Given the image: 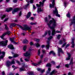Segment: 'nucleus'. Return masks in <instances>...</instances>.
<instances>
[{
  "label": "nucleus",
  "instance_id": "obj_54",
  "mask_svg": "<svg viewBox=\"0 0 75 75\" xmlns=\"http://www.w3.org/2000/svg\"><path fill=\"white\" fill-rule=\"evenodd\" d=\"M30 75H34V73H33V72H31L30 74Z\"/></svg>",
  "mask_w": 75,
  "mask_h": 75
},
{
  "label": "nucleus",
  "instance_id": "obj_15",
  "mask_svg": "<svg viewBox=\"0 0 75 75\" xmlns=\"http://www.w3.org/2000/svg\"><path fill=\"white\" fill-rule=\"evenodd\" d=\"M37 70L38 71H40L41 73H43V72H44L45 71V69L42 70L41 69L39 68H37Z\"/></svg>",
  "mask_w": 75,
  "mask_h": 75
},
{
  "label": "nucleus",
  "instance_id": "obj_17",
  "mask_svg": "<svg viewBox=\"0 0 75 75\" xmlns=\"http://www.w3.org/2000/svg\"><path fill=\"white\" fill-rule=\"evenodd\" d=\"M67 54H68V58H66V60H69L71 59V54L69 53H67Z\"/></svg>",
  "mask_w": 75,
  "mask_h": 75
},
{
  "label": "nucleus",
  "instance_id": "obj_4",
  "mask_svg": "<svg viewBox=\"0 0 75 75\" xmlns=\"http://www.w3.org/2000/svg\"><path fill=\"white\" fill-rule=\"evenodd\" d=\"M33 50L32 49H29V50L27 51L26 53H24L23 55L25 57H30L31 56V51Z\"/></svg>",
  "mask_w": 75,
  "mask_h": 75
},
{
  "label": "nucleus",
  "instance_id": "obj_29",
  "mask_svg": "<svg viewBox=\"0 0 75 75\" xmlns=\"http://www.w3.org/2000/svg\"><path fill=\"white\" fill-rule=\"evenodd\" d=\"M16 63V62H15L14 61V60H12V61H11V64H15Z\"/></svg>",
  "mask_w": 75,
  "mask_h": 75
},
{
  "label": "nucleus",
  "instance_id": "obj_11",
  "mask_svg": "<svg viewBox=\"0 0 75 75\" xmlns=\"http://www.w3.org/2000/svg\"><path fill=\"white\" fill-rule=\"evenodd\" d=\"M1 53L2 54V55H1L0 57V61L1 59L3 58V57H4V55H5V52H1V51L0 50V54H1Z\"/></svg>",
  "mask_w": 75,
  "mask_h": 75
},
{
  "label": "nucleus",
  "instance_id": "obj_40",
  "mask_svg": "<svg viewBox=\"0 0 75 75\" xmlns=\"http://www.w3.org/2000/svg\"><path fill=\"white\" fill-rule=\"evenodd\" d=\"M19 55L18 54H14V56H13V57H18Z\"/></svg>",
  "mask_w": 75,
  "mask_h": 75
},
{
  "label": "nucleus",
  "instance_id": "obj_47",
  "mask_svg": "<svg viewBox=\"0 0 75 75\" xmlns=\"http://www.w3.org/2000/svg\"><path fill=\"white\" fill-rule=\"evenodd\" d=\"M5 17H6V15H3V16L2 17L1 19H3V18H4Z\"/></svg>",
  "mask_w": 75,
  "mask_h": 75
},
{
  "label": "nucleus",
  "instance_id": "obj_30",
  "mask_svg": "<svg viewBox=\"0 0 75 75\" xmlns=\"http://www.w3.org/2000/svg\"><path fill=\"white\" fill-rule=\"evenodd\" d=\"M63 42V41L62 40H60L59 41L58 44H62Z\"/></svg>",
  "mask_w": 75,
  "mask_h": 75
},
{
  "label": "nucleus",
  "instance_id": "obj_31",
  "mask_svg": "<svg viewBox=\"0 0 75 75\" xmlns=\"http://www.w3.org/2000/svg\"><path fill=\"white\" fill-rule=\"evenodd\" d=\"M61 35H59L58 36H57V39L58 40H59V39H60V38H61Z\"/></svg>",
  "mask_w": 75,
  "mask_h": 75
},
{
  "label": "nucleus",
  "instance_id": "obj_25",
  "mask_svg": "<svg viewBox=\"0 0 75 75\" xmlns=\"http://www.w3.org/2000/svg\"><path fill=\"white\" fill-rule=\"evenodd\" d=\"M51 68H48L47 71L46 73V75H47V74H50V71H51Z\"/></svg>",
  "mask_w": 75,
  "mask_h": 75
},
{
  "label": "nucleus",
  "instance_id": "obj_9",
  "mask_svg": "<svg viewBox=\"0 0 75 75\" xmlns=\"http://www.w3.org/2000/svg\"><path fill=\"white\" fill-rule=\"evenodd\" d=\"M22 9V8H15L12 11V14H14L15 13H16L17 11H18L20 10H21Z\"/></svg>",
  "mask_w": 75,
  "mask_h": 75
},
{
  "label": "nucleus",
  "instance_id": "obj_12",
  "mask_svg": "<svg viewBox=\"0 0 75 75\" xmlns=\"http://www.w3.org/2000/svg\"><path fill=\"white\" fill-rule=\"evenodd\" d=\"M74 40H75V38H73L71 40V47H72V48H74V47L75 46V44H74Z\"/></svg>",
  "mask_w": 75,
  "mask_h": 75
},
{
  "label": "nucleus",
  "instance_id": "obj_19",
  "mask_svg": "<svg viewBox=\"0 0 75 75\" xmlns=\"http://www.w3.org/2000/svg\"><path fill=\"white\" fill-rule=\"evenodd\" d=\"M47 45L46 46V47L47 49H49L50 47V41H47Z\"/></svg>",
  "mask_w": 75,
  "mask_h": 75
},
{
  "label": "nucleus",
  "instance_id": "obj_35",
  "mask_svg": "<svg viewBox=\"0 0 75 75\" xmlns=\"http://www.w3.org/2000/svg\"><path fill=\"white\" fill-rule=\"evenodd\" d=\"M26 48H27V46H24L23 47V50L24 51H25V50H26Z\"/></svg>",
  "mask_w": 75,
  "mask_h": 75
},
{
  "label": "nucleus",
  "instance_id": "obj_58",
  "mask_svg": "<svg viewBox=\"0 0 75 75\" xmlns=\"http://www.w3.org/2000/svg\"><path fill=\"white\" fill-rule=\"evenodd\" d=\"M13 1L14 3H16L17 1V0H13Z\"/></svg>",
  "mask_w": 75,
  "mask_h": 75
},
{
  "label": "nucleus",
  "instance_id": "obj_6",
  "mask_svg": "<svg viewBox=\"0 0 75 75\" xmlns=\"http://www.w3.org/2000/svg\"><path fill=\"white\" fill-rule=\"evenodd\" d=\"M11 33V32L10 31H7L6 32L4 33L1 36H0V37L2 39H3V38H4V37L6 36V35H9L10 33Z\"/></svg>",
  "mask_w": 75,
  "mask_h": 75
},
{
  "label": "nucleus",
  "instance_id": "obj_18",
  "mask_svg": "<svg viewBox=\"0 0 75 75\" xmlns=\"http://www.w3.org/2000/svg\"><path fill=\"white\" fill-rule=\"evenodd\" d=\"M25 71V67L24 66H23L20 69L19 71L21 72V71Z\"/></svg>",
  "mask_w": 75,
  "mask_h": 75
},
{
  "label": "nucleus",
  "instance_id": "obj_61",
  "mask_svg": "<svg viewBox=\"0 0 75 75\" xmlns=\"http://www.w3.org/2000/svg\"><path fill=\"white\" fill-rule=\"evenodd\" d=\"M21 12H20L19 13V16H21Z\"/></svg>",
  "mask_w": 75,
  "mask_h": 75
},
{
  "label": "nucleus",
  "instance_id": "obj_7",
  "mask_svg": "<svg viewBox=\"0 0 75 75\" xmlns=\"http://www.w3.org/2000/svg\"><path fill=\"white\" fill-rule=\"evenodd\" d=\"M8 42V40H6V41H3L0 42V45L2 46H6Z\"/></svg>",
  "mask_w": 75,
  "mask_h": 75
},
{
  "label": "nucleus",
  "instance_id": "obj_28",
  "mask_svg": "<svg viewBox=\"0 0 75 75\" xmlns=\"http://www.w3.org/2000/svg\"><path fill=\"white\" fill-rule=\"evenodd\" d=\"M35 45L36 46L37 48H38V47H39L40 46V44H39V43H35Z\"/></svg>",
  "mask_w": 75,
  "mask_h": 75
},
{
  "label": "nucleus",
  "instance_id": "obj_63",
  "mask_svg": "<svg viewBox=\"0 0 75 75\" xmlns=\"http://www.w3.org/2000/svg\"><path fill=\"white\" fill-rule=\"evenodd\" d=\"M64 6L65 7V6H67V2H64Z\"/></svg>",
  "mask_w": 75,
  "mask_h": 75
},
{
  "label": "nucleus",
  "instance_id": "obj_13",
  "mask_svg": "<svg viewBox=\"0 0 75 75\" xmlns=\"http://www.w3.org/2000/svg\"><path fill=\"white\" fill-rule=\"evenodd\" d=\"M11 65V62L9 61H8L6 62V67H9Z\"/></svg>",
  "mask_w": 75,
  "mask_h": 75
},
{
  "label": "nucleus",
  "instance_id": "obj_55",
  "mask_svg": "<svg viewBox=\"0 0 75 75\" xmlns=\"http://www.w3.org/2000/svg\"><path fill=\"white\" fill-rule=\"evenodd\" d=\"M57 33H61V32L59 30H57L56 31Z\"/></svg>",
  "mask_w": 75,
  "mask_h": 75
},
{
  "label": "nucleus",
  "instance_id": "obj_23",
  "mask_svg": "<svg viewBox=\"0 0 75 75\" xmlns=\"http://www.w3.org/2000/svg\"><path fill=\"white\" fill-rule=\"evenodd\" d=\"M23 44H28V41L26 39L23 40Z\"/></svg>",
  "mask_w": 75,
  "mask_h": 75
},
{
  "label": "nucleus",
  "instance_id": "obj_2",
  "mask_svg": "<svg viewBox=\"0 0 75 75\" xmlns=\"http://www.w3.org/2000/svg\"><path fill=\"white\" fill-rule=\"evenodd\" d=\"M46 1V0H43L42 1V2H39V3L40 4H36V6L38 7L37 10L38 13L40 14V12H42V11H43V9H41L40 7H41V6L42 7L44 6V2Z\"/></svg>",
  "mask_w": 75,
  "mask_h": 75
},
{
  "label": "nucleus",
  "instance_id": "obj_24",
  "mask_svg": "<svg viewBox=\"0 0 75 75\" xmlns=\"http://www.w3.org/2000/svg\"><path fill=\"white\" fill-rule=\"evenodd\" d=\"M16 38H10V40L11 42H14L15 41H14V40H15V39Z\"/></svg>",
  "mask_w": 75,
  "mask_h": 75
},
{
  "label": "nucleus",
  "instance_id": "obj_51",
  "mask_svg": "<svg viewBox=\"0 0 75 75\" xmlns=\"http://www.w3.org/2000/svg\"><path fill=\"white\" fill-rule=\"evenodd\" d=\"M45 21L46 22H48V19H47V18H45Z\"/></svg>",
  "mask_w": 75,
  "mask_h": 75
},
{
  "label": "nucleus",
  "instance_id": "obj_3",
  "mask_svg": "<svg viewBox=\"0 0 75 75\" xmlns=\"http://www.w3.org/2000/svg\"><path fill=\"white\" fill-rule=\"evenodd\" d=\"M20 27L22 29V30L24 31H27V30H31V27H29L27 25H24V27H22L21 25H19Z\"/></svg>",
  "mask_w": 75,
  "mask_h": 75
},
{
  "label": "nucleus",
  "instance_id": "obj_57",
  "mask_svg": "<svg viewBox=\"0 0 75 75\" xmlns=\"http://www.w3.org/2000/svg\"><path fill=\"white\" fill-rule=\"evenodd\" d=\"M36 8V7L35 6V5H33V9L34 10H35Z\"/></svg>",
  "mask_w": 75,
  "mask_h": 75
},
{
  "label": "nucleus",
  "instance_id": "obj_32",
  "mask_svg": "<svg viewBox=\"0 0 75 75\" xmlns=\"http://www.w3.org/2000/svg\"><path fill=\"white\" fill-rule=\"evenodd\" d=\"M5 29H6L7 30H8V27H7V25H5Z\"/></svg>",
  "mask_w": 75,
  "mask_h": 75
},
{
  "label": "nucleus",
  "instance_id": "obj_42",
  "mask_svg": "<svg viewBox=\"0 0 75 75\" xmlns=\"http://www.w3.org/2000/svg\"><path fill=\"white\" fill-rule=\"evenodd\" d=\"M43 57H44V55L43 54H42L41 55V56H40V58L41 59H42L43 58Z\"/></svg>",
  "mask_w": 75,
  "mask_h": 75
},
{
  "label": "nucleus",
  "instance_id": "obj_27",
  "mask_svg": "<svg viewBox=\"0 0 75 75\" xmlns=\"http://www.w3.org/2000/svg\"><path fill=\"white\" fill-rule=\"evenodd\" d=\"M46 66L47 67H51V64L50 63L47 64Z\"/></svg>",
  "mask_w": 75,
  "mask_h": 75
},
{
  "label": "nucleus",
  "instance_id": "obj_16",
  "mask_svg": "<svg viewBox=\"0 0 75 75\" xmlns=\"http://www.w3.org/2000/svg\"><path fill=\"white\" fill-rule=\"evenodd\" d=\"M58 51L59 52H61L62 54H64V51L62 50V48L59 47L58 49Z\"/></svg>",
  "mask_w": 75,
  "mask_h": 75
},
{
  "label": "nucleus",
  "instance_id": "obj_48",
  "mask_svg": "<svg viewBox=\"0 0 75 75\" xmlns=\"http://www.w3.org/2000/svg\"><path fill=\"white\" fill-rule=\"evenodd\" d=\"M48 33L49 35H50L51 34V30H49L48 31Z\"/></svg>",
  "mask_w": 75,
  "mask_h": 75
},
{
  "label": "nucleus",
  "instance_id": "obj_37",
  "mask_svg": "<svg viewBox=\"0 0 75 75\" xmlns=\"http://www.w3.org/2000/svg\"><path fill=\"white\" fill-rule=\"evenodd\" d=\"M42 63V59H41L39 62H38V65H39V64H41Z\"/></svg>",
  "mask_w": 75,
  "mask_h": 75
},
{
  "label": "nucleus",
  "instance_id": "obj_8",
  "mask_svg": "<svg viewBox=\"0 0 75 75\" xmlns=\"http://www.w3.org/2000/svg\"><path fill=\"white\" fill-rule=\"evenodd\" d=\"M73 64H74V63L73 62V58L72 57L70 63L69 64H66L65 66L66 67H67V68H69V67L71 65H72Z\"/></svg>",
  "mask_w": 75,
  "mask_h": 75
},
{
  "label": "nucleus",
  "instance_id": "obj_38",
  "mask_svg": "<svg viewBox=\"0 0 75 75\" xmlns=\"http://www.w3.org/2000/svg\"><path fill=\"white\" fill-rule=\"evenodd\" d=\"M24 60L25 61H26L27 62H29V58H26Z\"/></svg>",
  "mask_w": 75,
  "mask_h": 75
},
{
  "label": "nucleus",
  "instance_id": "obj_46",
  "mask_svg": "<svg viewBox=\"0 0 75 75\" xmlns=\"http://www.w3.org/2000/svg\"><path fill=\"white\" fill-rule=\"evenodd\" d=\"M47 35V31H46L45 32V34L44 35H43V37H45V35Z\"/></svg>",
  "mask_w": 75,
  "mask_h": 75
},
{
  "label": "nucleus",
  "instance_id": "obj_53",
  "mask_svg": "<svg viewBox=\"0 0 75 75\" xmlns=\"http://www.w3.org/2000/svg\"><path fill=\"white\" fill-rule=\"evenodd\" d=\"M30 45H33V42H30Z\"/></svg>",
  "mask_w": 75,
  "mask_h": 75
},
{
  "label": "nucleus",
  "instance_id": "obj_50",
  "mask_svg": "<svg viewBox=\"0 0 75 75\" xmlns=\"http://www.w3.org/2000/svg\"><path fill=\"white\" fill-rule=\"evenodd\" d=\"M42 52L43 54H45V50H42Z\"/></svg>",
  "mask_w": 75,
  "mask_h": 75
},
{
  "label": "nucleus",
  "instance_id": "obj_56",
  "mask_svg": "<svg viewBox=\"0 0 75 75\" xmlns=\"http://www.w3.org/2000/svg\"><path fill=\"white\" fill-rule=\"evenodd\" d=\"M40 41V39H36V42H38Z\"/></svg>",
  "mask_w": 75,
  "mask_h": 75
},
{
  "label": "nucleus",
  "instance_id": "obj_44",
  "mask_svg": "<svg viewBox=\"0 0 75 75\" xmlns=\"http://www.w3.org/2000/svg\"><path fill=\"white\" fill-rule=\"evenodd\" d=\"M48 61V58H45L44 62H47Z\"/></svg>",
  "mask_w": 75,
  "mask_h": 75
},
{
  "label": "nucleus",
  "instance_id": "obj_5",
  "mask_svg": "<svg viewBox=\"0 0 75 75\" xmlns=\"http://www.w3.org/2000/svg\"><path fill=\"white\" fill-rule=\"evenodd\" d=\"M53 13L54 14H56V16L57 17H61L60 15L58 14V10H57V8L56 7H55V10L53 11Z\"/></svg>",
  "mask_w": 75,
  "mask_h": 75
},
{
  "label": "nucleus",
  "instance_id": "obj_39",
  "mask_svg": "<svg viewBox=\"0 0 75 75\" xmlns=\"http://www.w3.org/2000/svg\"><path fill=\"white\" fill-rule=\"evenodd\" d=\"M52 38V36H50L49 38L48 39V41H50V40H51Z\"/></svg>",
  "mask_w": 75,
  "mask_h": 75
},
{
  "label": "nucleus",
  "instance_id": "obj_43",
  "mask_svg": "<svg viewBox=\"0 0 75 75\" xmlns=\"http://www.w3.org/2000/svg\"><path fill=\"white\" fill-rule=\"evenodd\" d=\"M32 64L34 66H37V65H38V64H37V63H33Z\"/></svg>",
  "mask_w": 75,
  "mask_h": 75
},
{
  "label": "nucleus",
  "instance_id": "obj_41",
  "mask_svg": "<svg viewBox=\"0 0 75 75\" xmlns=\"http://www.w3.org/2000/svg\"><path fill=\"white\" fill-rule=\"evenodd\" d=\"M54 52L53 51H50V52H49V54L51 55V54H52L54 53Z\"/></svg>",
  "mask_w": 75,
  "mask_h": 75
},
{
  "label": "nucleus",
  "instance_id": "obj_64",
  "mask_svg": "<svg viewBox=\"0 0 75 75\" xmlns=\"http://www.w3.org/2000/svg\"><path fill=\"white\" fill-rule=\"evenodd\" d=\"M68 75H72L71 74V72H69L68 74Z\"/></svg>",
  "mask_w": 75,
  "mask_h": 75
},
{
  "label": "nucleus",
  "instance_id": "obj_45",
  "mask_svg": "<svg viewBox=\"0 0 75 75\" xmlns=\"http://www.w3.org/2000/svg\"><path fill=\"white\" fill-rule=\"evenodd\" d=\"M69 45H70L69 44H67V45L66 46V47H65V48H67V47H69Z\"/></svg>",
  "mask_w": 75,
  "mask_h": 75
},
{
  "label": "nucleus",
  "instance_id": "obj_59",
  "mask_svg": "<svg viewBox=\"0 0 75 75\" xmlns=\"http://www.w3.org/2000/svg\"><path fill=\"white\" fill-rule=\"evenodd\" d=\"M13 57H11V56H9L8 58H9V59H11V58H13Z\"/></svg>",
  "mask_w": 75,
  "mask_h": 75
},
{
  "label": "nucleus",
  "instance_id": "obj_49",
  "mask_svg": "<svg viewBox=\"0 0 75 75\" xmlns=\"http://www.w3.org/2000/svg\"><path fill=\"white\" fill-rule=\"evenodd\" d=\"M16 63H18V64L19 65H20V62L18 61V60H17L16 61Z\"/></svg>",
  "mask_w": 75,
  "mask_h": 75
},
{
  "label": "nucleus",
  "instance_id": "obj_22",
  "mask_svg": "<svg viewBox=\"0 0 75 75\" xmlns=\"http://www.w3.org/2000/svg\"><path fill=\"white\" fill-rule=\"evenodd\" d=\"M13 10V8H10L8 9H6V11L7 12H9L10 11H12Z\"/></svg>",
  "mask_w": 75,
  "mask_h": 75
},
{
  "label": "nucleus",
  "instance_id": "obj_10",
  "mask_svg": "<svg viewBox=\"0 0 75 75\" xmlns=\"http://www.w3.org/2000/svg\"><path fill=\"white\" fill-rule=\"evenodd\" d=\"M53 1L52 3V4H50V8H54V7H55V0H52Z\"/></svg>",
  "mask_w": 75,
  "mask_h": 75
},
{
  "label": "nucleus",
  "instance_id": "obj_14",
  "mask_svg": "<svg viewBox=\"0 0 75 75\" xmlns=\"http://www.w3.org/2000/svg\"><path fill=\"white\" fill-rule=\"evenodd\" d=\"M8 48H10V49H11V50H14V47H13V45H12L11 44L8 45Z\"/></svg>",
  "mask_w": 75,
  "mask_h": 75
},
{
  "label": "nucleus",
  "instance_id": "obj_60",
  "mask_svg": "<svg viewBox=\"0 0 75 75\" xmlns=\"http://www.w3.org/2000/svg\"><path fill=\"white\" fill-rule=\"evenodd\" d=\"M56 68H58V69L59 68H60V66L58 65V66H56Z\"/></svg>",
  "mask_w": 75,
  "mask_h": 75
},
{
  "label": "nucleus",
  "instance_id": "obj_34",
  "mask_svg": "<svg viewBox=\"0 0 75 75\" xmlns=\"http://www.w3.org/2000/svg\"><path fill=\"white\" fill-rule=\"evenodd\" d=\"M67 17H69L70 18V13H69L68 12V14L67 15Z\"/></svg>",
  "mask_w": 75,
  "mask_h": 75
},
{
  "label": "nucleus",
  "instance_id": "obj_52",
  "mask_svg": "<svg viewBox=\"0 0 75 75\" xmlns=\"http://www.w3.org/2000/svg\"><path fill=\"white\" fill-rule=\"evenodd\" d=\"M51 62H52V64H53V65L55 64V62L54 61H52Z\"/></svg>",
  "mask_w": 75,
  "mask_h": 75
},
{
  "label": "nucleus",
  "instance_id": "obj_1",
  "mask_svg": "<svg viewBox=\"0 0 75 75\" xmlns=\"http://www.w3.org/2000/svg\"><path fill=\"white\" fill-rule=\"evenodd\" d=\"M52 20H50L49 23H47V25L50 28V29L52 30V35L53 36L56 34L54 28L55 27L57 26V24L56 23V21L54 19L52 18Z\"/></svg>",
  "mask_w": 75,
  "mask_h": 75
},
{
  "label": "nucleus",
  "instance_id": "obj_36",
  "mask_svg": "<svg viewBox=\"0 0 75 75\" xmlns=\"http://www.w3.org/2000/svg\"><path fill=\"white\" fill-rule=\"evenodd\" d=\"M38 55L40 56V49L38 51Z\"/></svg>",
  "mask_w": 75,
  "mask_h": 75
},
{
  "label": "nucleus",
  "instance_id": "obj_26",
  "mask_svg": "<svg viewBox=\"0 0 75 75\" xmlns=\"http://www.w3.org/2000/svg\"><path fill=\"white\" fill-rule=\"evenodd\" d=\"M30 25H36L37 24V22H34V23L30 22Z\"/></svg>",
  "mask_w": 75,
  "mask_h": 75
},
{
  "label": "nucleus",
  "instance_id": "obj_20",
  "mask_svg": "<svg viewBox=\"0 0 75 75\" xmlns=\"http://www.w3.org/2000/svg\"><path fill=\"white\" fill-rule=\"evenodd\" d=\"M31 12H29L28 13L26 17L27 18H29V17H30V16H31Z\"/></svg>",
  "mask_w": 75,
  "mask_h": 75
},
{
  "label": "nucleus",
  "instance_id": "obj_21",
  "mask_svg": "<svg viewBox=\"0 0 75 75\" xmlns=\"http://www.w3.org/2000/svg\"><path fill=\"white\" fill-rule=\"evenodd\" d=\"M15 25H16V23H12L11 24L10 28H12L13 27H14Z\"/></svg>",
  "mask_w": 75,
  "mask_h": 75
},
{
  "label": "nucleus",
  "instance_id": "obj_33",
  "mask_svg": "<svg viewBox=\"0 0 75 75\" xmlns=\"http://www.w3.org/2000/svg\"><path fill=\"white\" fill-rule=\"evenodd\" d=\"M66 44H67V43L66 42H65L63 44V45H62V48H63V47H65V45H66Z\"/></svg>",
  "mask_w": 75,
  "mask_h": 75
},
{
  "label": "nucleus",
  "instance_id": "obj_62",
  "mask_svg": "<svg viewBox=\"0 0 75 75\" xmlns=\"http://www.w3.org/2000/svg\"><path fill=\"white\" fill-rule=\"evenodd\" d=\"M8 20V18L5 19V20H4V22H6V21H7V20Z\"/></svg>",
  "mask_w": 75,
  "mask_h": 75
}]
</instances>
